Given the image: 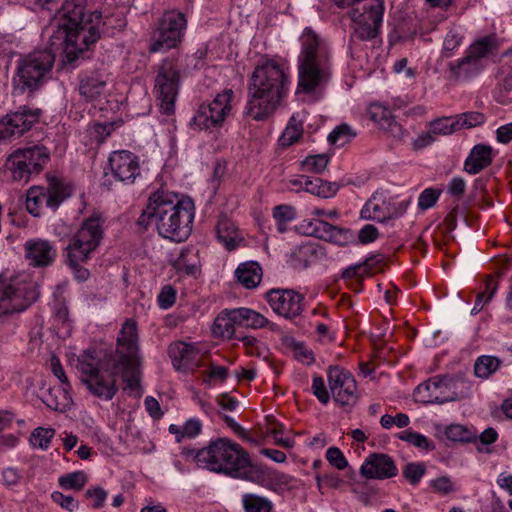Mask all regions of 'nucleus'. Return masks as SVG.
Here are the masks:
<instances>
[{
  "label": "nucleus",
  "mask_w": 512,
  "mask_h": 512,
  "mask_svg": "<svg viewBox=\"0 0 512 512\" xmlns=\"http://www.w3.org/2000/svg\"><path fill=\"white\" fill-rule=\"evenodd\" d=\"M78 79L79 94L86 100L92 101L104 93L109 74L105 69H97L80 73Z\"/></svg>",
  "instance_id": "25"
},
{
  "label": "nucleus",
  "mask_w": 512,
  "mask_h": 512,
  "mask_svg": "<svg viewBox=\"0 0 512 512\" xmlns=\"http://www.w3.org/2000/svg\"><path fill=\"white\" fill-rule=\"evenodd\" d=\"M233 97V90L225 89L211 102L201 104L191 119L190 126L195 130L221 127L231 112Z\"/></svg>",
  "instance_id": "16"
},
{
  "label": "nucleus",
  "mask_w": 512,
  "mask_h": 512,
  "mask_svg": "<svg viewBox=\"0 0 512 512\" xmlns=\"http://www.w3.org/2000/svg\"><path fill=\"white\" fill-rule=\"evenodd\" d=\"M410 203L409 199L396 201L392 197H387L383 191H376L361 209L360 217L384 223L403 216Z\"/></svg>",
  "instance_id": "17"
},
{
  "label": "nucleus",
  "mask_w": 512,
  "mask_h": 512,
  "mask_svg": "<svg viewBox=\"0 0 512 512\" xmlns=\"http://www.w3.org/2000/svg\"><path fill=\"white\" fill-rule=\"evenodd\" d=\"M426 472V467L423 463L411 462L405 465L403 469V476L412 484L419 483L421 478Z\"/></svg>",
  "instance_id": "51"
},
{
  "label": "nucleus",
  "mask_w": 512,
  "mask_h": 512,
  "mask_svg": "<svg viewBox=\"0 0 512 512\" xmlns=\"http://www.w3.org/2000/svg\"><path fill=\"white\" fill-rule=\"evenodd\" d=\"M183 454L192 456L197 466L210 472L263 484L264 472L251 462L249 454L228 438H217L201 449H184Z\"/></svg>",
  "instance_id": "4"
},
{
  "label": "nucleus",
  "mask_w": 512,
  "mask_h": 512,
  "mask_svg": "<svg viewBox=\"0 0 512 512\" xmlns=\"http://www.w3.org/2000/svg\"><path fill=\"white\" fill-rule=\"evenodd\" d=\"M303 124L302 120L298 119V115H292L287 127L285 128L282 136L280 137L283 146H290L296 143L302 136Z\"/></svg>",
  "instance_id": "40"
},
{
  "label": "nucleus",
  "mask_w": 512,
  "mask_h": 512,
  "mask_svg": "<svg viewBox=\"0 0 512 512\" xmlns=\"http://www.w3.org/2000/svg\"><path fill=\"white\" fill-rule=\"evenodd\" d=\"M397 437L400 440L406 441L417 448L430 449V443L427 437L418 432L405 430L398 433Z\"/></svg>",
  "instance_id": "50"
},
{
  "label": "nucleus",
  "mask_w": 512,
  "mask_h": 512,
  "mask_svg": "<svg viewBox=\"0 0 512 512\" xmlns=\"http://www.w3.org/2000/svg\"><path fill=\"white\" fill-rule=\"evenodd\" d=\"M76 368L89 392L106 401L113 399L118 391L116 377L119 374L128 389L136 390L140 386L141 370L112 350L90 347L77 357Z\"/></svg>",
  "instance_id": "2"
},
{
  "label": "nucleus",
  "mask_w": 512,
  "mask_h": 512,
  "mask_svg": "<svg viewBox=\"0 0 512 512\" xmlns=\"http://www.w3.org/2000/svg\"><path fill=\"white\" fill-rule=\"evenodd\" d=\"M371 118L378 123L379 127L388 132L396 139H402L405 135L403 127L396 122L391 112L379 105H375L371 111Z\"/></svg>",
  "instance_id": "30"
},
{
  "label": "nucleus",
  "mask_w": 512,
  "mask_h": 512,
  "mask_svg": "<svg viewBox=\"0 0 512 512\" xmlns=\"http://www.w3.org/2000/svg\"><path fill=\"white\" fill-rule=\"evenodd\" d=\"M55 430L52 428L38 427L33 430L30 435V444L34 448L47 450L52 438L54 437Z\"/></svg>",
  "instance_id": "44"
},
{
  "label": "nucleus",
  "mask_w": 512,
  "mask_h": 512,
  "mask_svg": "<svg viewBox=\"0 0 512 512\" xmlns=\"http://www.w3.org/2000/svg\"><path fill=\"white\" fill-rule=\"evenodd\" d=\"M72 260L73 259L71 258L70 253H67V264L73 270L75 278L80 282L86 281L90 276V272L88 269L82 267L81 263H84L87 260H77V261H72Z\"/></svg>",
  "instance_id": "56"
},
{
  "label": "nucleus",
  "mask_w": 512,
  "mask_h": 512,
  "mask_svg": "<svg viewBox=\"0 0 512 512\" xmlns=\"http://www.w3.org/2000/svg\"><path fill=\"white\" fill-rule=\"evenodd\" d=\"M216 234L219 242H221L228 250H234L243 237L239 234L234 222L227 217H222L216 226Z\"/></svg>",
  "instance_id": "32"
},
{
  "label": "nucleus",
  "mask_w": 512,
  "mask_h": 512,
  "mask_svg": "<svg viewBox=\"0 0 512 512\" xmlns=\"http://www.w3.org/2000/svg\"><path fill=\"white\" fill-rule=\"evenodd\" d=\"M492 148L477 144L470 151L464 162V170L469 174H477L492 163Z\"/></svg>",
  "instance_id": "28"
},
{
  "label": "nucleus",
  "mask_w": 512,
  "mask_h": 512,
  "mask_svg": "<svg viewBox=\"0 0 512 512\" xmlns=\"http://www.w3.org/2000/svg\"><path fill=\"white\" fill-rule=\"evenodd\" d=\"M87 482L83 471H75L59 478V485L66 490H81Z\"/></svg>",
  "instance_id": "46"
},
{
  "label": "nucleus",
  "mask_w": 512,
  "mask_h": 512,
  "mask_svg": "<svg viewBox=\"0 0 512 512\" xmlns=\"http://www.w3.org/2000/svg\"><path fill=\"white\" fill-rule=\"evenodd\" d=\"M138 335L136 322H124L118 337V343L126 347L125 354H118L119 356L126 357L132 361L137 369L140 370V356L137 345Z\"/></svg>",
  "instance_id": "27"
},
{
  "label": "nucleus",
  "mask_w": 512,
  "mask_h": 512,
  "mask_svg": "<svg viewBox=\"0 0 512 512\" xmlns=\"http://www.w3.org/2000/svg\"><path fill=\"white\" fill-rule=\"evenodd\" d=\"M194 213L191 199L179 198L172 192L158 190L149 196L147 206L137 223L145 229L153 225L161 237L183 242L191 234Z\"/></svg>",
  "instance_id": "3"
},
{
  "label": "nucleus",
  "mask_w": 512,
  "mask_h": 512,
  "mask_svg": "<svg viewBox=\"0 0 512 512\" xmlns=\"http://www.w3.org/2000/svg\"><path fill=\"white\" fill-rule=\"evenodd\" d=\"M329 389L334 401L340 406H353L356 404L357 386L351 373L338 366H330L327 370Z\"/></svg>",
  "instance_id": "19"
},
{
  "label": "nucleus",
  "mask_w": 512,
  "mask_h": 512,
  "mask_svg": "<svg viewBox=\"0 0 512 512\" xmlns=\"http://www.w3.org/2000/svg\"><path fill=\"white\" fill-rule=\"evenodd\" d=\"M329 157L326 154L307 156L302 161V170L314 173H321L327 167Z\"/></svg>",
  "instance_id": "47"
},
{
  "label": "nucleus",
  "mask_w": 512,
  "mask_h": 512,
  "mask_svg": "<svg viewBox=\"0 0 512 512\" xmlns=\"http://www.w3.org/2000/svg\"><path fill=\"white\" fill-rule=\"evenodd\" d=\"M237 280L246 288L258 286L262 278V269L257 262L248 261L241 263L235 271Z\"/></svg>",
  "instance_id": "33"
},
{
  "label": "nucleus",
  "mask_w": 512,
  "mask_h": 512,
  "mask_svg": "<svg viewBox=\"0 0 512 512\" xmlns=\"http://www.w3.org/2000/svg\"><path fill=\"white\" fill-rule=\"evenodd\" d=\"M175 299L176 292L174 288L170 285L164 286L158 295L159 306L163 309H168L169 307H171L174 304Z\"/></svg>",
  "instance_id": "58"
},
{
  "label": "nucleus",
  "mask_w": 512,
  "mask_h": 512,
  "mask_svg": "<svg viewBox=\"0 0 512 512\" xmlns=\"http://www.w3.org/2000/svg\"><path fill=\"white\" fill-rule=\"evenodd\" d=\"M243 322H213L211 332L214 337L222 339H233L236 330L234 324L241 325Z\"/></svg>",
  "instance_id": "49"
},
{
  "label": "nucleus",
  "mask_w": 512,
  "mask_h": 512,
  "mask_svg": "<svg viewBox=\"0 0 512 512\" xmlns=\"http://www.w3.org/2000/svg\"><path fill=\"white\" fill-rule=\"evenodd\" d=\"M183 61L179 58H166L159 65L155 78V92L160 101L163 113L169 115L174 112L175 101L179 91L180 78L185 74Z\"/></svg>",
  "instance_id": "10"
},
{
  "label": "nucleus",
  "mask_w": 512,
  "mask_h": 512,
  "mask_svg": "<svg viewBox=\"0 0 512 512\" xmlns=\"http://www.w3.org/2000/svg\"><path fill=\"white\" fill-rule=\"evenodd\" d=\"M52 500L60 505L63 509H66L70 512L74 511L78 508V501L75 500L70 495H64L61 492L55 491L51 495Z\"/></svg>",
  "instance_id": "57"
},
{
  "label": "nucleus",
  "mask_w": 512,
  "mask_h": 512,
  "mask_svg": "<svg viewBox=\"0 0 512 512\" xmlns=\"http://www.w3.org/2000/svg\"><path fill=\"white\" fill-rule=\"evenodd\" d=\"M288 84V76L275 61L257 66L249 83L245 114L256 121L267 119L285 96Z\"/></svg>",
  "instance_id": "6"
},
{
  "label": "nucleus",
  "mask_w": 512,
  "mask_h": 512,
  "mask_svg": "<svg viewBox=\"0 0 512 512\" xmlns=\"http://www.w3.org/2000/svg\"><path fill=\"white\" fill-rule=\"evenodd\" d=\"M168 355L178 372L187 373L203 365L202 354L195 344L182 341L172 343L168 348Z\"/></svg>",
  "instance_id": "22"
},
{
  "label": "nucleus",
  "mask_w": 512,
  "mask_h": 512,
  "mask_svg": "<svg viewBox=\"0 0 512 512\" xmlns=\"http://www.w3.org/2000/svg\"><path fill=\"white\" fill-rule=\"evenodd\" d=\"M465 29L460 25H453L449 28L443 39L441 50L442 58L454 56L456 51L463 45Z\"/></svg>",
  "instance_id": "34"
},
{
  "label": "nucleus",
  "mask_w": 512,
  "mask_h": 512,
  "mask_svg": "<svg viewBox=\"0 0 512 512\" xmlns=\"http://www.w3.org/2000/svg\"><path fill=\"white\" fill-rule=\"evenodd\" d=\"M338 190L339 185L336 182L325 181L318 177H310L305 186L306 192L321 198H331L336 195Z\"/></svg>",
  "instance_id": "35"
},
{
  "label": "nucleus",
  "mask_w": 512,
  "mask_h": 512,
  "mask_svg": "<svg viewBox=\"0 0 512 512\" xmlns=\"http://www.w3.org/2000/svg\"><path fill=\"white\" fill-rule=\"evenodd\" d=\"M466 183L461 177H454L450 180L447 191L450 195L460 198L465 191Z\"/></svg>",
  "instance_id": "63"
},
{
  "label": "nucleus",
  "mask_w": 512,
  "mask_h": 512,
  "mask_svg": "<svg viewBox=\"0 0 512 512\" xmlns=\"http://www.w3.org/2000/svg\"><path fill=\"white\" fill-rule=\"evenodd\" d=\"M355 136L356 133L352 131L349 125L341 124L329 133L327 140L332 145L342 147Z\"/></svg>",
  "instance_id": "43"
},
{
  "label": "nucleus",
  "mask_w": 512,
  "mask_h": 512,
  "mask_svg": "<svg viewBox=\"0 0 512 512\" xmlns=\"http://www.w3.org/2000/svg\"><path fill=\"white\" fill-rule=\"evenodd\" d=\"M49 160V152L43 146H32L17 150L8 159L12 179L27 183L32 176L38 175Z\"/></svg>",
  "instance_id": "15"
},
{
  "label": "nucleus",
  "mask_w": 512,
  "mask_h": 512,
  "mask_svg": "<svg viewBox=\"0 0 512 512\" xmlns=\"http://www.w3.org/2000/svg\"><path fill=\"white\" fill-rule=\"evenodd\" d=\"M87 498H90L93 500L92 507L95 509L103 507L106 498H107V492L101 488V487H95L92 489H88L85 493Z\"/></svg>",
  "instance_id": "60"
},
{
  "label": "nucleus",
  "mask_w": 512,
  "mask_h": 512,
  "mask_svg": "<svg viewBox=\"0 0 512 512\" xmlns=\"http://www.w3.org/2000/svg\"><path fill=\"white\" fill-rule=\"evenodd\" d=\"M50 367L52 373L59 379L62 385L69 386V381L65 375L64 369L60 363L59 358L56 355H52L50 358Z\"/></svg>",
  "instance_id": "62"
},
{
  "label": "nucleus",
  "mask_w": 512,
  "mask_h": 512,
  "mask_svg": "<svg viewBox=\"0 0 512 512\" xmlns=\"http://www.w3.org/2000/svg\"><path fill=\"white\" fill-rule=\"evenodd\" d=\"M500 364L501 361L495 356H480L474 364V373L477 377L486 379L498 370Z\"/></svg>",
  "instance_id": "39"
},
{
  "label": "nucleus",
  "mask_w": 512,
  "mask_h": 512,
  "mask_svg": "<svg viewBox=\"0 0 512 512\" xmlns=\"http://www.w3.org/2000/svg\"><path fill=\"white\" fill-rule=\"evenodd\" d=\"M461 378L454 375H437L419 384L414 392V400L422 404H444L465 397L460 389Z\"/></svg>",
  "instance_id": "9"
},
{
  "label": "nucleus",
  "mask_w": 512,
  "mask_h": 512,
  "mask_svg": "<svg viewBox=\"0 0 512 512\" xmlns=\"http://www.w3.org/2000/svg\"><path fill=\"white\" fill-rule=\"evenodd\" d=\"M186 27L187 20L183 13L165 12L152 32L149 51L156 53L177 47L184 37Z\"/></svg>",
  "instance_id": "13"
},
{
  "label": "nucleus",
  "mask_w": 512,
  "mask_h": 512,
  "mask_svg": "<svg viewBox=\"0 0 512 512\" xmlns=\"http://www.w3.org/2000/svg\"><path fill=\"white\" fill-rule=\"evenodd\" d=\"M273 311L280 317L294 318L301 315L304 297L290 289H271L266 294Z\"/></svg>",
  "instance_id": "20"
},
{
  "label": "nucleus",
  "mask_w": 512,
  "mask_h": 512,
  "mask_svg": "<svg viewBox=\"0 0 512 512\" xmlns=\"http://www.w3.org/2000/svg\"><path fill=\"white\" fill-rule=\"evenodd\" d=\"M72 192L73 187L69 183L56 177H50L46 188L32 186L28 189L26 209L34 217H39L44 207L55 212L72 195Z\"/></svg>",
  "instance_id": "11"
},
{
  "label": "nucleus",
  "mask_w": 512,
  "mask_h": 512,
  "mask_svg": "<svg viewBox=\"0 0 512 512\" xmlns=\"http://www.w3.org/2000/svg\"><path fill=\"white\" fill-rule=\"evenodd\" d=\"M27 258L34 266H48L56 256V250L48 241L37 240L27 243Z\"/></svg>",
  "instance_id": "29"
},
{
  "label": "nucleus",
  "mask_w": 512,
  "mask_h": 512,
  "mask_svg": "<svg viewBox=\"0 0 512 512\" xmlns=\"http://www.w3.org/2000/svg\"><path fill=\"white\" fill-rule=\"evenodd\" d=\"M432 133L437 135H450L459 131L458 121L455 117H442L430 123Z\"/></svg>",
  "instance_id": "45"
},
{
  "label": "nucleus",
  "mask_w": 512,
  "mask_h": 512,
  "mask_svg": "<svg viewBox=\"0 0 512 512\" xmlns=\"http://www.w3.org/2000/svg\"><path fill=\"white\" fill-rule=\"evenodd\" d=\"M296 259L303 262L304 267H307L311 262L324 255L323 249L315 243H305L297 248L294 252Z\"/></svg>",
  "instance_id": "41"
},
{
  "label": "nucleus",
  "mask_w": 512,
  "mask_h": 512,
  "mask_svg": "<svg viewBox=\"0 0 512 512\" xmlns=\"http://www.w3.org/2000/svg\"><path fill=\"white\" fill-rule=\"evenodd\" d=\"M267 320L258 312L245 308L223 309L214 320Z\"/></svg>",
  "instance_id": "38"
},
{
  "label": "nucleus",
  "mask_w": 512,
  "mask_h": 512,
  "mask_svg": "<svg viewBox=\"0 0 512 512\" xmlns=\"http://www.w3.org/2000/svg\"><path fill=\"white\" fill-rule=\"evenodd\" d=\"M39 295V284L30 274L22 272L9 278L0 274V317L26 310Z\"/></svg>",
  "instance_id": "7"
},
{
  "label": "nucleus",
  "mask_w": 512,
  "mask_h": 512,
  "mask_svg": "<svg viewBox=\"0 0 512 512\" xmlns=\"http://www.w3.org/2000/svg\"><path fill=\"white\" fill-rule=\"evenodd\" d=\"M499 49L496 35L490 34L476 39L465 51V55L449 63L450 73L457 80H470L486 67L487 60Z\"/></svg>",
  "instance_id": "8"
},
{
  "label": "nucleus",
  "mask_w": 512,
  "mask_h": 512,
  "mask_svg": "<svg viewBox=\"0 0 512 512\" xmlns=\"http://www.w3.org/2000/svg\"><path fill=\"white\" fill-rule=\"evenodd\" d=\"M485 119L484 114L476 111L466 112L456 116L459 130L462 128H473L481 125L485 122Z\"/></svg>",
  "instance_id": "48"
},
{
  "label": "nucleus",
  "mask_w": 512,
  "mask_h": 512,
  "mask_svg": "<svg viewBox=\"0 0 512 512\" xmlns=\"http://www.w3.org/2000/svg\"><path fill=\"white\" fill-rule=\"evenodd\" d=\"M312 392L322 404H327L329 402L330 395L326 389L324 379L321 376H315L313 378Z\"/></svg>",
  "instance_id": "55"
},
{
  "label": "nucleus",
  "mask_w": 512,
  "mask_h": 512,
  "mask_svg": "<svg viewBox=\"0 0 512 512\" xmlns=\"http://www.w3.org/2000/svg\"><path fill=\"white\" fill-rule=\"evenodd\" d=\"M297 94H321L332 78V53L328 43L312 28L299 37Z\"/></svg>",
  "instance_id": "5"
},
{
  "label": "nucleus",
  "mask_w": 512,
  "mask_h": 512,
  "mask_svg": "<svg viewBox=\"0 0 512 512\" xmlns=\"http://www.w3.org/2000/svg\"><path fill=\"white\" fill-rule=\"evenodd\" d=\"M283 344L293 351L294 358L302 363L311 365L315 362L313 351L304 342L297 341L292 336H284Z\"/></svg>",
  "instance_id": "36"
},
{
  "label": "nucleus",
  "mask_w": 512,
  "mask_h": 512,
  "mask_svg": "<svg viewBox=\"0 0 512 512\" xmlns=\"http://www.w3.org/2000/svg\"><path fill=\"white\" fill-rule=\"evenodd\" d=\"M378 236V229L372 224H366L360 229L358 233V240L362 244H368L374 242Z\"/></svg>",
  "instance_id": "59"
},
{
  "label": "nucleus",
  "mask_w": 512,
  "mask_h": 512,
  "mask_svg": "<svg viewBox=\"0 0 512 512\" xmlns=\"http://www.w3.org/2000/svg\"><path fill=\"white\" fill-rule=\"evenodd\" d=\"M104 219L94 213L85 219L66 247L72 261L89 260L103 239Z\"/></svg>",
  "instance_id": "12"
},
{
  "label": "nucleus",
  "mask_w": 512,
  "mask_h": 512,
  "mask_svg": "<svg viewBox=\"0 0 512 512\" xmlns=\"http://www.w3.org/2000/svg\"><path fill=\"white\" fill-rule=\"evenodd\" d=\"M364 11L352 10L349 15L353 21L349 50L356 40L368 41L377 37L384 14V1L371 0L363 7Z\"/></svg>",
  "instance_id": "14"
},
{
  "label": "nucleus",
  "mask_w": 512,
  "mask_h": 512,
  "mask_svg": "<svg viewBox=\"0 0 512 512\" xmlns=\"http://www.w3.org/2000/svg\"><path fill=\"white\" fill-rule=\"evenodd\" d=\"M360 474L366 479L383 480L395 477L398 469L388 454L371 453L361 465Z\"/></svg>",
  "instance_id": "24"
},
{
  "label": "nucleus",
  "mask_w": 512,
  "mask_h": 512,
  "mask_svg": "<svg viewBox=\"0 0 512 512\" xmlns=\"http://www.w3.org/2000/svg\"><path fill=\"white\" fill-rule=\"evenodd\" d=\"M295 209L286 204L278 205L273 209V217L277 223V230L284 233L287 230L286 224L295 219Z\"/></svg>",
  "instance_id": "42"
},
{
  "label": "nucleus",
  "mask_w": 512,
  "mask_h": 512,
  "mask_svg": "<svg viewBox=\"0 0 512 512\" xmlns=\"http://www.w3.org/2000/svg\"><path fill=\"white\" fill-rule=\"evenodd\" d=\"M83 0H65L55 13L47 31H51L50 47L34 50L17 62L15 81L22 92H34L51 78L55 63L53 49L63 47L66 62L75 67L85 52L100 38L104 25L102 13L92 12L87 19Z\"/></svg>",
  "instance_id": "1"
},
{
  "label": "nucleus",
  "mask_w": 512,
  "mask_h": 512,
  "mask_svg": "<svg viewBox=\"0 0 512 512\" xmlns=\"http://www.w3.org/2000/svg\"><path fill=\"white\" fill-rule=\"evenodd\" d=\"M177 274L196 278L200 274L198 253L190 247L182 248L176 257L169 260Z\"/></svg>",
  "instance_id": "26"
},
{
  "label": "nucleus",
  "mask_w": 512,
  "mask_h": 512,
  "mask_svg": "<svg viewBox=\"0 0 512 512\" xmlns=\"http://www.w3.org/2000/svg\"><path fill=\"white\" fill-rule=\"evenodd\" d=\"M242 505L245 512H272L273 503L266 497L253 493L242 496Z\"/></svg>",
  "instance_id": "37"
},
{
  "label": "nucleus",
  "mask_w": 512,
  "mask_h": 512,
  "mask_svg": "<svg viewBox=\"0 0 512 512\" xmlns=\"http://www.w3.org/2000/svg\"><path fill=\"white\" fill-rule=\"evenodd\" d=\"M109 165L113 176L126 184L133 183L140 175L139 158L130 151H114L109 157Z\"/></svg>",
  "instance_id": "23"
},
{
  "label": "nucleus",
  "mask_w": 512,
  "mask_h": 512,
  "mask_svg": "<svg viewBox=\"0 0 512 512\" xmlns=\"http://www.w3.org/2000/svg\"><path fill=\"white\" fill-rule=\"evenodd\" d=\"M69 389L70 385L55 386L49 389L44 398V403L52 410L62 413L68 411L73 404Z\"/></svg>",
  "instance_id": "31"
},
{
  "label": "nucleus",
  "mask_w": 512,
  "mask_h": 512,
  "mask_svg": "<svg viewBox=\"0 0 512 512\" xmlns=\"http://www.w3.org/2000/svg\"><path fill=\"white\" fill-rule=\"evenodd\" d=\"M326 458L329 463L338 470H343L348 466V461L346 460L344 454L337 447L328 448L326 451Z\"/></svg>",
  "instance_id": "54"
},
{
  "label": "nucleus",
  "mask_w": 512,
  "mask_h": 512,
  "mask_svg": "<svg viewBox=\"0 0 512 512\" xmlns=\"http://www.w3.org/2000/svg\"><path fill=\"white\" fill-rule=\"evenodd\" d=\"M40 115V109L23 105L0 118V144L21 137L39 121Z\"/></svg>",
  "instance_id": "18"
},
{
  "label": "nucleus",
  "mask_w": 512,
  "mask_h": 512,
  "mask_svg": "<svg viewBox=\"0 0 512 512\" xmlns=\"http://www.w3.org/2000/svg\"><path fill=\"white\" fill-rule=\"evenodd\" d=\"M380 261L381 259L379 258V256H372L366 259V261L363 264L349 266L347 269L343 271L342 276L343 278L346 279L356 277L358 276V271L362 268L363 265L373 266L375 264H378Z\"/></svg>",
  "instance_id": "61"
},
{
  "label": "nucleus",
  "mask_w": 512,
  "mask_h": 512,
  "mask_svg": "<svg viewBox=\"0 0 512 512\" xmlns=\"http://www.w3.org/2000/svg\"><path fill=\"white\" fill-rule=\"evenodd\" d=\"M440 194V190L426 188L418 197V207L423 211L433 207L439 199Z\"/></svg>",
  "instance_id": "53"
},
{
  "label": "nucleus",
  "mask_w": 512,
  "mask_h": 512,
  "mask_svg": "<svg viewBox=\"0 0 512 512\" xmlns=\"http://www.w3.org/2000/svg\"><path fill=\"white\" fill-rule=\"evenodd\" d=\"M446 437L454 442H468L472 438V433L464 426L453 424L446 428Z\"/></svg>",
  "instance_id": "52"
},
{
  "label": "nucleus",
  "mask_w": 512,
  "mask_h": 512,
  "mask_svg": "<svg viewBox=\"0 0 512 512\" xmlns=\"http://www.w3.org/2000/svg\"><path fill=\"white\" fill-rule=\"evenodd\" d=\"M496 139L499 143L508 144L512 142V123L500 126L496 130Z\"/></svg>",
  "instance_id": "64"
},
{
  "label": "nucleus",
  "mask_w": 512,
  "mask_h": 512,
  "mask_svg": "<svg viewBox=\"0 0 512 512\" xmlns=\"http://www.w3.org/2000/svg\"><path fill=\"white\" fill-rule=\"evenodd\" d=\"M305 233L338 246H346L356 242V235L352 230L319 219L310 221Z\"/></svg>",
  "instance_id": "21"
}]
</instances>
